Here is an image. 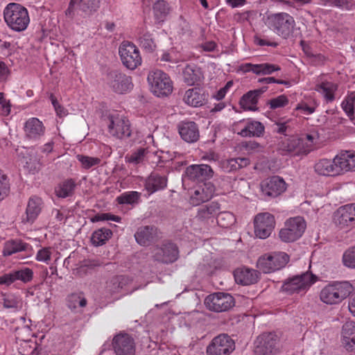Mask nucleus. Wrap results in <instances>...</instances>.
Returning a JSON list of instances; mask_svg holds the SVG:
<instances>
[{
    "label": "nucleus",
    "mask_w": 355,
    "mask_h": 355,
    "mask_svg": "<svg viewBox=\"0 0 355 355\" xmlns=\"http://www.w3.org/2000/svg\"><path fill=\"white\" fill-rule=\"evenodd\" d=\"M243 68L245 71H252L257 75H270L281 69L278 65L266 62L256 64L246 63L243 66Z\"/></svg>",
    "instance_id": "7c9ffc66"
},
{
    "label": "nucleus",
    "mask_w": 355,
    "mask_h": 355,
    "mask_svg": "<svg viewBox=\"0 0 355 355\" xmlns=\"http://www.w3.org/2000/svg\"><path fill=\"white\" fill-rule=\"evenodd\" d=\"M304 139L291 137L279 144V150L284 154L289 153L294 155L306 154L308 150L304 145Z\"/></svg>",
    "instance_id": "b1692460"
},
{
    "label": "nucleus",
    "mask_w": 355,
    "mask_h": 355,
    "mask_svg": "<svg viewBox=\"0 0 355 355\" xmlns=\"http://www.w3.org/2000/svg\"><path fill=\"white\" fill-rule=\"evenodd\" d=\"M315 172L324 176H334L339 174L338 164L336 162V157L333 159H321L314 165Z\"/></svg>",
    "instance_id": "bb28decb"
},
{
    "label": "nucleus",
    "mask_w": 355,
    "mask_h": 355,
    "mask_svg": "<svg viewBox=\"0 0 355 355\" xmlns=\"http://www.w3.org/2000/svg\"><path fill=\"white\" fill-rule=\"evenodd\" d=\"M112 235V232L110 230L101 228L94 232L91 241L95 246L103 245L111 238Z\"/></svg>",
    "instance_id": "c03bdc74"
},
{
    "label": "nucleus",
    "mask_w": 355,
    "mask_h": 355,
    "mask_svg": "<svg viewBox=\"0 0 355 355\" xmlns=\"http://www.w3.org/2000/svg\"><path fill=\"white\" fill-rule=\"evenodd\" d=\"M219 204L216 202H211L198 209L196 218L200 221H206L215 217L219 212Z\"/></svg>",
    "instance_id": "4c0bfd02"
},
{
    "label": "nucleus",
    "mask_w": 355,
    "mask_h": 355,
    "mask_svg": "<svg viewBox=\"0 0 355 355\" xmlns=\"http://www.w3.org/2000/svg\"><path fill=\"white\" fill-rule=\"evenodd\" d=\"M178 249L176 245L166 243L161 247H156L153 250V257L155 261L163 263H171L178 258Z\"/></svg>",
    "instance_id": "a211bd4d"
},
{
    "label": "nucleus",
    "mask_w": 355,
    "mask_h": 355,
    "mask_svg": "<svg viewBox=\"0 0 355 355\" xmlns=\"http://www.w3.org/2000/svg\"><path fill=\"white\" fill-rule=\"evenodd\" d=\"M178 33L182 35H189L191 33V26L189 23L182 17H180L179 20Z\"/></svg>",
    "instance_id": "0e129e2a"
},
{
    "label": "nucleus",
    "mask_w": 355,
    "mask_h": 355,
    "mask_svg": "<svg viewBox=\"0 0 355 355\" xmlns=\"http://www.w3.org/2000/svg\"><path fill=\"white\" fill-rule=\"evenodd\" d=\"M343 261L345 266L355 268V247L347 250L344 253Z\"/></svg>",
    "instance_id": "13d9d810"
},
{
    "label": "nucleus",
    "mask_w": 355,
    "mask_h": 355,
    "mask_svg": "<svg viewBox=\"0 0 355 355\" xmlns=\"http://www.w3.org/2000/svg\"><path fill=\"white\" fill-rule=\"evenodd\" d=\"M87 303V300L82 293H72L67 297V306L72 311L78 307H85Z\"/></svg>",
    "instance_id": "a18cd8bd"
},
{
    "label": "nucleus",
    "mask_w": 355,
    "mask_h": 355,
    "mask_svg": "<svg viewBox=\"0 0 355 355\" xmlns=\"http://www.w3.org/2000/svg\"><path fill=\"white\" fill-rule=\"evenodd\" d=\"M53 249L51 247L42 248L37 251L35 255V259L37 261L43 262L48 264L51 260V255L53 254Z\"/></svg>",
    "instance_id": "3c124183"
},
{
    "label": "nucleus",
    "mask_w": 355,
    "mask_h": 355,
    "mask_svg": "<svg viewBox=\"0 0 355 355\" xmlns=\"http://www.w3.org/2000/svg\"><path fill=\"white\" fill-rule=\"evenodd\" d=\"M289 261L288 255L283 252L265 254L258 260V267L264 273H270L284 268Z\"/></svg>",
    "instance_id": "0eeeda50"
},
{
    "label": "nucleus",
    "mask_w": 355,
    "mask_h": 355,
    "mask_svg": "<svg viewBox=\"0 0 355 355\" xmlns=\"http://www.w3.org/2000/svg\"><path fill=\"white\" fill-rule=\"evenodd\" d=\"M100 220H113L115 222H120L121 218L118 216L112 215L110 214H101L96 215L93 219V221Z\"/></svg>",
    "instance_id": "69168bd1"
},
{
    "label": "nucleus",
    "mask_w": 355,
    "mask_h": 355,
    "mask_svg": "<svg viewBox=\"0 0 355 355\" xmlns=\"http://www.w3.org/2000/svg\"><path fill=\"white\" fill-rule=\"evenodd\" d=\"M268 26L277 35L284 39H287L294 31L295 21L289 14L279 12L268 17Z\"/></svg>",
    "instance_id": "7ed1b4c3"
},
{
    "label": "nucleus",
    "mask_w": 355,
    "mask_h": 355,
    "mask_svg": "<svg viewBox=\"0 0 355 355\" xmlns=\"http://www.w3.org/2000/svg\"><path fill=\"white\" fill-rule=\"evenodd\" d=\"M1 303L3 308L11 309L12 311H18L23 307V300L19 295L15 293L3 294Z\"/></svg>",
    "instance_id": "e433bc0d"
},
{
    "label": "nucleus",
    "mask_w": 355,
    "mask_h": 355,
    "mask_svg": "<svg viewBox=\"0 0 355 355\" xmlns=\"http://www.w3.org/2000/svg\"><path fill=\"white\" fill-rule=\"evenodd\" d=\"M337 89L338 85L333 82L322 81L315 85V90L323 96L327 102H331L335 99Z\"/></svg>",
    "instance_id": "58836bf2"
},
{
    "label": "nucleus",
    "mask_w": 355,
    "mask_h": 355,
    "mask_svg": "<svg viewBox=\"0 0 355 355\" xmlns=\"http://www.w3.org/2000/svg\"><path fill=\"white\" fill-rule=\"evenodd\" d=\"M207 308L215 312H223L234 305L233 297L227 293H214L209 295L205 300Z\"/></svg>",
    "instance_id": "9b49d317"
},
{
    "label": "nucleus",
    "mask_w": 355,
    "mask_h": 355,
    "mask_svg": "<svg viewBox=\"0 0 355 355\" xmlns=\"http://www.w3.org/2000/svg\"><path fill=\"white\" fill-rule=\"evenodd\" d=\"M279 352V340L274 334L264 333L259 336L254 342L255 355H277Z\"/></svg>",
    "instance_id": "423d86ee"
},
{
    "label": "nucleus",
    "mask_w": 355,
    "mask_h": 355,
    "mask_svg": "<svg viewBox=\"0 0 355 355\" xmlns=\"http://www.w3.org/2000/svg\"><path fill=\"white\" fill-rule=\"evenodd\" d=\"M100 0H70L69 7L65 11L67 17H73L75 11L79 10L86 15H90L99 6Z\"/></svg>",
    "instance_id": "aec40b11"
},
{
    "label": "nucleus",
    "mask_w": 355,
    "mask_h": 355,
    "mask_svg": "<svg viewBox=\"0 0 355 355\" xmlns=\"http://www.w3.org/2000/svg\"><path fill=\"white\" fill-rule=\"evenodd\" d=\"M286 189V184L283 178L272 176L262 181L261 190L262 194L270 198H275L282 194Z\"/></svg>",
    "instance_id": "dca6fc26"
},
{
    "label": "nucleus",
    "mask_w": 355,
    "mask_h": 355,
    "mask_svg": "<svg viewBox=\"0 0 355 355\" xmlns=\"http://www.w3.org/2000/svg\"><path fill=\"white\" fill-rule=\"evenodd\" d=\"M76 184L72 179H68L55 188V193L59 198H67L73 195Z\"/></svg>",
    "instance_id": "37998d69"
},
{
    "label": "nucleus",
    "mask_w": 355,
    "mask_h": 355,
    "mask_svg": "<svg viewBox=\"0 0 355 355\" xmlns=\"http://www.w3.org/2000/svg\"><path fill=\"white\" fill-rule=\"evenodd\" d=\"M275 227V217L269 213H261L254 217V234L261 239L269 237Z\"/></svg>",
    "instance_id": "ddd939ff"
},
{
    "label": "nucleus",
    "mask_w": 355,
    "mask_h": 355,
    "mask_svg": "<svg viewBox=\"0 0 355 355\" xmlns=\"http://www.w3.org/2000/svg\"><path fill=\"white\" fill-rule=\"evenodd\" d=\"M77 159L81 163L83 168L89 169L92 166L99 164L101 159L98 157H92L83 155H78Z\"/></svg>",
    "instance_id": "864d4df0"
},
{
    "label": "nucleus",
    "mask_w": 355,
    "mask_h": 355,
    "mask_svg": "<svg viewBox=\"0 0 355 355\" xmlns=\"http://www.w3.org/2000/svg\"><path fill=\"white\" fill-rule=\"evenodd\" d=\"M335 225L342 230H350L355 227V203L339 207L334 214Z\"/></svg>",
    "instance_id": "f8f14e48"
},
{
    "label": "nucleus",
    "mask_w": 355,
    "mask_h": 355,
    "mask_svg": "<svg viewBox=\"0 0 355 355\" xmlns=\"http://www.w3.org/2000/svg\"><path fill=\"white\" fill-rule=\"evenodd\" d=\"M119 53L123 64L128 69L134 70L141 64L142 59L138 48L132 43L123 42Z\"/></svg>",
    "instance_id": "6e6552de"
},
{
    "label": "nucleus",
    "mask_w": 355,
    "mask_h": 355,
    "mask_svg": "<svg viewBox=\"0 0 355 355\" xmlns=\"http://www.w3.org/2000/svg\"><path fill=\"white\" fill-rule=\"evenodd\" d=\"M336 162L338 164L339 174L355 171V152L342 151L336 156Z\"/></svg>",
    "instance_id": "a878e982"
},
{
    "label": "nucleus",
    "mask_w": 355,
    "mask_h": 355,
    "mask_svg": "<svg viewBox=\"0 0 355 355\" xmlns=\"http://www.w3.org/2000/svg\"><path fill=\"white\" fill-rule=\"evenodd\" d=\"M140 45L142 48L147 51L152 52L156 48V44L152 35L150 33H145L140 37Z\"/></svg>",
    "instance_id": "5fc2aeb1"
},
{
    "label": "nucleus",
    "mask_w": 355,
    "mask_h": 355,
    "mask_svg": "<svg viewBox=\"0 0 355 355\" xmlns=\"http://www.w3.org/2000/svg\"><path fill=\"white\" fill-rule=\"evenodd\" d=\"M316 107L317 104L314 101L310 103H307L306 102H301L297 104V105L295 107V110H300L304 114L309 115L315 112Z\"/></svg>",
    "instance_id": "bf43d9fd"
},
{
    "label": "nucleus",
    "mask_w": 355,
    "mask_h": 355,
    "mask_svg": "<svg viewBox=\"0 0 355 355\" xmlns=\"http://www.w3.org/2000/svg\"><path fill=\"white\" fill-rule=\"evenodd\" d=\"M112 347L116 355H135L136 343L128 334L120 332L112 339Z\"/></svg>",
    "instance_id": "4468645a"
},
{
    "label": "nucleus",
    "mask_w": 355,
    "mask_h": 355,
    "mask_svg": "<svg viewBox=\"0 0 355 355\" xmlns=\"http://www.w3.org/2000/svg\"><path fill=\"white\" fill-rule=\"evenodd\" d=\"M319 3L322 6L343 7L347 4V0H319Z\"/></svg>",
    "instance_id": "338daca9"
},
{
    "label": "nucleus",
    "mask_w": 355,
    "mask_h": 355,
    "mask_svg": "<svg viewBox=\"0 0 355 355\" xmlns=\"http://www.w3.org/2000/svg\"><path fill=\"white\" fill-rule=\"evenodd\" d=\"M171 12L169 4L164 0H158L153 5V13L155 22H164Z\"/></svg>",
    "instance_id": "f704fd0d"
},
{
    "label": "nucleus",
    "mask_w": 355,
    "mask_h": 355,
    "mask_svg": "<svg viewBox=\"0 0 355 355\" xmlns=\"http://www.w3.org/2000/svg\"><path fill=\"white\" fill-rule=\"evenodd\" d=\"M214 171L207 164H193L186 169L187 176L193 181H202L213 176Z\"/></svg>",
    "instance_id": "393cba45"
},
{
    "label": "nucleus",
    "mask_w": 355,
    "mask_h": 355,
    "mask_svg": "<svg viewBox=\"0 0 355 355\" xmlns=\"http://www.w3.org/2000/svg\"><path fill=\"white\" fill-rule=\"evenodd\" d=\"M214 193V189L212 184H203L191 191L190 196V203L193 206H198L201 203L209 200Z\"/></svg>",
    "instance_id": "412c9836"
},
{
    "label": "nucleus",
    "mask_w": 355,
    "mask_h": 355,
    "mask_svg": "<svg viewBox=\"0 0 355 355\" xmlns=\"http://www.w3.org/2000/svg\"><path fill=\"white\" fill-rule=\"evenodd\" d=\"M166 183L167 180L164 176H161L157 173H151L145 181V188L150 193H153L165 188Z\"/></svg>",
    "instance_id": "c9c22d12"
},
{
    "label": "nucleus",
    "mask_w": 355,
    "mask_h": 355,
    "mask_svg": "<svg viewBox=\"0 0 355 355\" xmlns=\"http://www.w3.org/2000/svg\"><path fill=\"white\" fill-rule=\"evenodd\" d=\"M11 105L9 100L4 98V94L0 92V114L8 116L10 113Z\"/></svg>",
    "instance_id": "680f3d73"
},
{
    "label": "nucleus",
    "mask_w": 355,
    "mask_h": 355,
    "mask_svg": "<svg viewBox=\"0 0 355 355\" xmlns=\"http://www.w3.org/2000/svg\"><path fill=\"white\" fill-rule=\"evenodd\" d=\"M342 342L345 347L352 350L355 346V322L352 321L346 322L343 326Z\"/></svg>",
    "instance_id": "72a5a7b5"
},
{
    "label": "nucleus",
    "mask_w": 355,
    "mask_h": 355,
    "mask_svg": "<svg viewBox=\"0 0 355 355\" xmlns=\"http://www.w3.org/2000/svg\"><path fill=\"white\" fill-rule=\"evenodd\" d=\"M343 110L349 117L350 120L354 119V113L355 111V92L349 94L341 104Z\"/></svg>",
    "instance_id": "49530a36"
},
{
    "label": "nucleus",
    "mask_w": 355,
    "mask_h": 355,
    "mask_svg": "<svg viewBox=\"0 0 355 355\" xmlns=\"http://www.w3.org/2000/svg\"><path fill=\"white\" fill-rule=\"evenodd\" d=\"M155 234L156 229L154 226H144L138 228L135 237L139 244L146 245L153 240Z\"/></svg>",
    "instance_id": "ea45409f"
},
{
    "label": "nucleus",
    "mask_w": 355,
    "mask_h": 355,
    "mask_svg": "<svg viewBox=\"0 0 355 355\" xmlns=\"http://www.w3.org/2000/svg\"><path fill=\"white\" fill-rule=\"evenodd\" d=\"M3 17L7 25L17 32L24 31L30 22L27 9L17 3H8L4 8Z\"/></svg>",
    "instance_id": "f03ea898"
},
{
    "label": "nucleus",
    "mask_w": 355,
    "mask_h": 355,
    "mask_svg": "<svg viewBox=\"0 0 355 355\" xmlns=\"http://www.w3.org/2000/svg\"><path fill=\"white\" fill-rule=\"evenodd\" d=\"M15 279L24 283L30 282L33 278V271L29 268H24L20 270H13Z\"/></svg>",
    "instance_id": "8fccbe9b"
},
{
    "label": "nucleus",
    "mask_w": 355,
    "mask_h": 355,
    "mask_svg": "<svg viewBox=\"0 0 355 355\" xmlns=\"http://www.w3.org/2000/svg\"><path fill=\"white\" fill-rule=\"evenodd\" d=\"M314 282V275L306 272L290 279L284 284L282 288L289 294L304 293Z\"/></svg>",
    "instance_id": "9d476101"
},
{
    "label": "nucleus",
    "mask_w": 355,
    "mask_h": 355,
    "mask_svg": "<svg viewBox=\"0 0 355 355\" xmlns=\"http://www.w3.org/2000/svg\"><path fill=\"white\" fill-rule=\"evenodd\" d=\"M108 85L117 94L126 93L132 87L131 78L117 71L109 73Z\"/></svg>",
    "instance_id": "f3484780"
},
{
    "label": "nucleus",
    "mask_w": 355,
    "mask_h": 355,
    "mask_svg": "<svg viewBox=\"0 0 355 355\" xmlns=\"http://www.w3.org/2000/svg\"><path fill=\"white\" fill-rule=\"evenodd\" d=\"M146 153V149L140 148L131 154L127 155L125 156V159L128 163L137 164L141 163L144 161Z\"/></svg>",
    "instance_id": "09e8293b"
},
{
    "label": "nucleus",
    "mask_w": 355,
    "mask_h": 355,
    "mask_svg": "<svg viewBox=\"0 0 355 355\" xmlns=\"http://www.w3.org/2000/svg\"><path fill=\"white\" fill-rule=\"evenodd\" d=\"M184 102L192 107H200L207 101V94L197 87L187 89L183 96Z\"/></svg>",
    "instance_id": "c756f323"
},
{
    "label": "nucleus",
    "mask_w": 355,
    "mask_h": 355,
    "mask_svg": "<svg viewBox=\"0 0 355 355\" xmlns=\"http://www.w3.org/2000/svg\"><path fill=\"white\" fill-rule=\"evenodd\" d=\"M234 278L237 283L242 285H250L258 280V272L253 269L242 268L234 272Z\"/></svg>",
    "instance_id": "2f4dec72"
},
{
    "label": "nucleus",
    "mask_w": 355,
    "mask_h": 355,
    "mask_svg": "<svg viewBox=\"0 0 355 355\" xmlns=\"http://www.w3.org/2000/svg\"><path fill=\"white\" fill-rule=\"evenodd\" d=\"M235 349L233 339L227 334H220L212 339L206 349L207 355H230Z\"/></svg>",
    "instance_id": "1a4fd4ad"
},
{
    "label": "nucleus",
    "mask_w": 355,
    "mask_h": 355,
    "mask_svg": "<svg viewBox=\"0 0 355 355\" xmlns=\"http://www.w3.org/2000/svg\"><path fill=\"white\" fill-rule=\"evenodd\" d=\"M233 129L243 137H261L264 132V126L261 122L245 119L234 123Z\"/></svg>",
    "instance_id": "2eb2a0df"
},
{
    "label": "nucleus",
    "mask_w": 355,
    "mask_h": 355,
    "mask_svg": "<svg viewBox=\"0 0 355 355\" xmlns=\"http://www.w3.org/2000/svg\"><path fill=\"white\" fill-rule=\"evenodd\" d=\"M139 193L137 191L124 193L117 197L116 200L119 204H132L137 200Z\"/></svg>",
    "instance_id": "4d7b16f0"
},
{
    "label": "nucleus",
    "mask_w": 355,
    "mask_h": 355,
    "mask_svg": "<svg viewBox=\"0 0 355 355\" xmlns=\"http://www.w3.org/2000/svg\"><path fill=\"white\" fill-rule=\"evenodd\" d=\"M220 167L225 172L230 173L238 170L236 158L223 160L220 162Z\"/></svg>",
    "instance_id": "052dcab7"
},
{
    "label": "nucleus",
    "mask_w": 355,
    "mask_h": 355,
    "mask_svg": "<svg viewBox=\"0 0 355 355\" xmlns=\"http://www.w3.org/2000/svg\"><path fill=\"white\" fill-rule=\"evenodd\" d=\"M152 92L157 96H166L173 92V81L161 70L150 71L147 78Z\"/></svg>",
    "instance_id": "20e7f679"
},
{
    "label": "nucleus",
    "mask_w": 355,
    "mask_h": 355,
    "mask_svg": "<svg viewBox=\"0 0 355 355\" xmlns=\"http://www.w3.org/2000/svg\"><path fill=\"white\" fill-rule=\"evenodd\" d=\"M131 282L132 279L127 276H116L107 282L106 290L110 295L119 293L125 290Z\"/></svg>",
    "instance_id": "473e14b6"
},
{
    "label": "nucleus",
    "mask_w": 355,
    "mask_h": 355,
    "mask_svg": "<svg viewBox=\"0 0 355 355\" xmlns=\"http://www.w3.org/2000/svg\"><path fill=\"white\" fill-rule=\"evenodd\" d=\"M217 223L222 227L227 228L235 222L234 215L228 211L218 213L216 215Z\"/></svg>",
    "instance_id": "de8ad7c7"
},
{
    "label": "nucleus",
    "mask_w": 355,
    "mask_h": 355,
    "mask_svg": "<svg viewBox=\"0 0 355 355\" xmlns=\"http://www.w3.org/2000/svg\"><path fill=\"white\" fill-rule=\"evenodd\" d=\"M267 104L272 110L284 107L288 104V98L285 95H279L277 97L268 101Z\"/></svg>",
    "instance_id": "6e6d98bb"
},
{
    "label": "nucleus",
    "mask_w": 355,
    "mask_h": 355,
    "mask_svg": "<svg viewBox=\"0 0 355 355\" xmlns=\"http://www.w3.org/2000/svg\"><path fill=\"white\" fill-rule=\"evenodd\" d=\"M182 76L184 82L188 85H193L202 78L200 69L195 64H187L183 71Z\"/></svg>",
    "instance_id": "a19ab883"
},
{
    "label": "nucleus",
    "mask_w": 355,
    "mask_h": 355,
    "mask_svg": "<svg viewBox=\"0 0 355 355\" xmlns=\"http://www.w3.org/2000/svg\"><path fill=\"white\" fill-rule=\"evenodd\" d=\"M108 130L112 136L119 139L129 137L131 135L129 121L119 116L109 117Z\"/></svg>",
    "instance_id": "6ab92c4d"
},
{
    "label": "nucleus",
    "mask_w": 355,
    "mask_h": 355,
    "mask_svg": "<svg viewBox=\"0 0 355 355\" xmlns=\"http://www.w3.org/2000/svg\"><path fill=\"white\" fill-rule=\"evenodd\" d=\"M24 130L26 138L37 141L44 135L45 127L37 118L33 117L26 121Z\"/></svg>",
    "instance_id": "4be33fe9"
},
{
    "label": "nucleus",
    "mask_w": 355,
    "mask_h": 355,
    "mask_svg": "<svg viewBox=\"0 0 355 355\" xmlns=\"http://www.w3.org/2000/svg\"><path fill=\"white\" fill-rule=\"evenodd\" d=\"M306 227V222L302 217L290 218L286 220L284 227L280 230L279 237L285 243L294 242L302 236Z\"/></svg>",
    "instance_id": "39448f33"
},
{
    "label": "nucleus",
    "mask_w": 355,
    "mask_h": 355,
    "mask_svg": "<svg viewBox=\"0 0 355 355\" xmlns=\"http://www.w3.org/2000/svg\"><path fill=\"white\" fill-rule=\"evenodd\" d=\"M28 244L23 242L21 240H10L5 243L3 254L4 256H10L19 252L26 250Z\"/></svg>",
    "instance_id": "79ce46f5"
},
{
    "label": "nucleus",
    "mask_w": 355,
    "mask_h": 355,
    "mask_svg": "<svg viewBox=\"0 0 355 355\" xmlns=\"http://www.w3.org/2000/svg\"><path fill=\"white\" fill-rule=\"evenodd\" d=\"M354 291V286L347 281L331 282L322 288L320 300L327 305H338Z\"/></svg>",
    "instance_id": "f257e3e1"
},
{
    "label": "nucleus",
    "mask_w": 355,
    "mask_h": 355,
    "mask_svg": "<svg viewBox=\"0 0 355 355\" xmlns=\"http://www.w3.org/2000/svg\"><path fill=\"white\" fill-rule=\"evenodd\" d=\"M42 208L43 202L42 198L37 196L31 197L26 209V216L23 218V222L33 223L40 214Z\"/></svg>",
    "instance_id": "cd10ccee"
},
{
    "label": "nucleus",
    "mask_w": 355,
    "mask_h": 355,
    "mask_svg": "<svg viewBox=\"0 0 355 355\" xmlns=\"http://www.w3.org/2000/svg\"><path fill=\"white\" fill-rule=\"evenodd\" d=\"M16 281L14 272L0 276V285L9 286Z\"/></svg>",
    "instance_id": "774afa93"
},
{
    "label": "nucleus",
    "mask_w": 355,
    "mask_h": 355,
    "mask_svg": "<svg viewBox=\"0 0 355 355\" xmlns=\"http://www.w3.org/2000/svg\"><path fill=\"white\" fill-rule=\"evenodd\" d=\"M267 87H263L259 89L251 90L244 94L241 101L240 105L245 110L256 111L258 110L257 103L259 97L267 90Z\"/></svg>",
    "instance_id": "c85d7f7f"
},
{
    "label": "nucleus",
    "mask_w": 355,
    "mask_h": 355,
    "mask_svg": "<svg viewBox=\"0 0 355 355\" xmlns=\"http://www.w3.org/2000/svg\"><path fill=\"white\" fill-rule=\"evenodd\" d=\"M49 98L58 116L64 117L68 114L67 110L59 104L56 98L52 94H51Z\"/></svg>",
    "instance_id": "e2e57ef3"
},
{
    "label": "nucleus",
    "mask_w": 355,
    "mask_h": 355,
    "mask_svg": "<svg viewBox=\"0 0 355 355\" xmlns=\"http://www.w3.org/2000/svg\"><path fill=\"white\" fill-rule=\"evenodd\" d=\"M10 192V183L7 175L0 170V201L3 200Z\"/></svg>",
    "instance_id": "603ef678"
},
{
    "label": "nucleus",
    "mask_w": 355,
    "mask_h": 355,
    "mask_svg": "<svg viewBox=\"0 0 355 355\" xmlns=\"http://www.w3.org/2000/svg\"><path fill=\"white\" fill-rule=\"evenodd\" d=\"M181 138L187 143H194L199 139L200 134L197 124L193 121H181L178 125Z\"/></svg>",
    "instance_id": "5701e85b"
}]
</instances>
